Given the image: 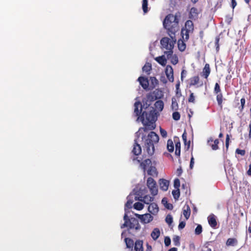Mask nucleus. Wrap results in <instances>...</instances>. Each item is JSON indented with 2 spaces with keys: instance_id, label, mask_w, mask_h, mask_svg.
I'll use <instances>...</instances> for the list:
<instances>
[{
  "instance_id": "2eb2a0df",
  "label": "nucleus",
  "mask_w": 251,
  "mask_h": 251,
  "mask_svg": "<svg viewBox=\"0 0 251 251\" xmlns=\"http://www.w3.org/2000/svg\"><path fill=\"white\" fill-rule=\"evenodd\" d=\"M134 113L137 117H140L142 110V105L140 101H136L134 103Z\"/></svg>"
},
{
  "instance_id": "0e129e2a",
  "label": "nucleus",
  "mask_w": 251,
  "mask_h": 251,
  "mask_svg": "<svg viewBox=\"0 0 251 251\" xmlns=\"http://www.w3.org/2000/svg\"><path fill=\"white\" fill-rule=\"evenodd\" d=\"M236 5H237V2H236V0L231 1V7L233 9H234L235 8V7L236 6Z\"/></svg>"
},
{
  "instance_id": "bf43d9fd",
  "label": "nucleus",
  "mask_w": 251,
  "mask_h": 251,
  "mask_svg": "<svg viewBox=\"0 0 251 251\" xmlns=\"http://www.w3.org/2000/svg\"><path fill=\"white\" fill-rule=\"evenodd\" d=\"M182 139H183L185 144H186V142H187V134H186V132L185 131L183 133V134L182 135Z\"/></svg>"
},
{
  "instance_id": "5fc2aeb1",
  "label": "nucleus",
  "mask_w": 251,
  "mask_h": 251,
  "mask_svg": "<svg viewBox=\"0 0 251 251\" xmlns=\"http://www.w3.org/2000/svg\"><path fill=\"white\" fill-rule=\"evenodd\" d=\"M164 243L166 246H169L171 244V239L169 237L165 238Z\"/></svg>"
},
{
  "instance_id": "f8f14e48",
  "label": "nucleus",
  "mask_w": 251,
  "mask_h": 251,
  "mask_svg": "<svg viewBox=\"0 0 251 251\" xmlns=\"http://www.w3.org/2000/svg\"><path fill=\"white\" fill-rule=\"evenodd\" d=\"M136 201H139L144 202L146 204H149L150 202H152L154 200V196H150L149 195H146L144 197H135Z\"/></svg>"
},
{
  "instance_id": "338daca9",
  "label": "nucleus",
  "mask_w": 251,
  "mask_h": 251,
  "mask_svg": "<svg viewBox=\"0 0 251 251\" xmlns=\"http://www.w3.org/2000/svg\"><path fill=\"white\" fill-rule=\"evenodd\" d=\"M249 136L251 138V123L249 124Z\"/></svg>"
},
{
  "instance_id": "6e6d98bb",
  "label": "nucleus",
  "mask_w": 251,
  "mask_h": 251,
  "mask_svg": "<svg viewBox=\"0 0 251 251\" xmlns=\"http://www.w3.org/2000/svg\"><path fill=\"white\" fill-rule=\"evenodd\" d=\"M186 223L185 222L182 221L180 222L178 226V228L179 230H181L183 229L185 226Z\"/></svg>"
},
{
  "instance_id": "393cba45",
  "label": "nucleus",
  "mask_w": 251,
  "mask_h": 251,
  "mask_svg": "<svg viewBox=\"0 0 251 251\" xmlns=\"http://www.w3.org/2000/svg\"><path fill=\"white\" fill-rule=\"evenodd\" d=\"M150 81L151 82L150 85H149V89L152 90L154 89L158 84V81L156 78L155 77L151 76L150 78Z\"/></svg>"
},
{
  "instance_id": "b1692460",
  "label": "nucleus",
  "mask_w": 251,
  "mask_h": 251,
  "mask_svg": "<svg viewBox=\"0 0 251 251\" xmlns=\"http://www.w3.org/2000/svg\"><path fill=\"white\" fill-rule=\"evenodd\" d=\"M208 143L209 144V145L211 147L212 150H217L218 149V144L219 143V141L218 139H215L213 141L212 138H209L208 140Z\"/></svg>"
},
{
  "instance_id": "dca6fc26",
  "label": "nucleus",
  "mask_w": 251,
  "mask_h": 251,
  "mask_svg": "<svg viewBox=\"0 0 251 251\" xmlns=\"http://www.w3.org/2000/svg\"><path fill=\"white\" fill-rule=\"evenodd\" d=\"M194 24L192 21L187 20L185 23V28L183 27L181 31H193L194 30Z\"/></svg>"
},
{
  "instance_id": "e2e57ef3",
  "label": "nucleus",
  "mask_w": 251,
  "mask_h": 251,
  "mask_svg": "<svg viewBox=\"0 0 251 251\" xmlns=\"http://www.w3.org/2000/svg\"><path fill=\"white\" fill-rule=\"evenodd\" d=\"M194 164V158L193 156H192L191 158L190 163V169L193 168Z\"/></svg>"
},
{
  "instance_id": "774afa93",
  "label": "nucleus",
  "mask_w": 251,
  "mask_h": 251,
  "mask_svg": "<svg viewBox=\"0 0 251 251\" xmlns=\"http://www.w3.org/2000/svg\"><path fill=\"white\" fill-rule=\"evenodd\" d=\"M202 251H211V249H210V248H208L207 247H205V248H204Z\"/></svg>"
},
{
  "instance_id": "c756f323",
  "label": "nucleus",
  "mask_w": 251,
  "mask_h": 251,
  "mask_svg": "<svg viewBox=\"0 0 251 251\" xmlns=\"http://www.w3.org/2000/svg\"><path fill=\"white\" fill-rule=\"evenodd\" d=\"M124 240L126 243V248L132 250L133 247L134 245L133 240L129 238H125Z\"/></svg>"
},
{
  "instance_id": "f257e3e1",
  "label": "nucleus",
  "mask_w": 251,
  "mask_h": 251,
  "mask_svg": "<svg viewBox=\"0 0 251 251\" xmlns=\"http://www.w3.org/2000/svg\"><path fill=\"white\" fill-rule=\"evenodd\" d=\"M140 119L145 126L144 130H151L155 128V122L157 120V112L152 108L149 113L144 111L137 120Z\"/></svg>"
},
{
  "instance_id": "20e7f679",
  "label": "nucleus",
  "mask_w": 251,
  "mask_h": 251,
  "mask_svg": "<svg viewBox=\"0 0 251 251\" xmlns=\"http://www.w3.org/2000/svg\"><path fill=\"white\" fill-rule=\"evenodd\" d=\"M158 135L154 131H151L145 141L144 148L148 153L151 155L154 152V144L158 142Z\"/></svg>"
},
{
  "instance_id": "6ab92c4d",
  "label": "nucleus",
  "mask_w": 251,
  "mask_h": 251,
  "mask_svg": "<svg viewBox=\"0 0 251 251\" xmlns=\"http://www.w3.org/2000/svg\"><path fill=\"white\" fill-rule=\"evenodd\" d=\"M159 210L158 207L156 203L151 202L148 206V211L150 213L154 215L156 214Z\"/></svg>"
},
{
  "instance_id": "ea45409f",
  "label": "nucleus",
  "mask_w": 251,
  "mask_h": 251,
  "mask_svg": "<svg viewBox=\"0 0 251 251\" xmlns=\"http://www.w3.org/2000/svg\"><path fill=\"white\" fill-rule=\"evenodd\" d=\"M168 59H171V63L174 65H176L178 62V57L176 54L173 55L172 54V55Z\"/></svg>"
},
{
  "instance_id": "603ef678",
  "label": "nucleus",
  "mask_w": 251,
  "mask_h": 251,
  "mask_svg": "<svg viewBox=\"0 0 251 251\" xmlns=\"http://www.w3.org/2000/svg\"><path fill=\"white\" fill-rule=\"evenodd\" d=\"M235 153L238 154H240L242 156H244L246 154V151L245 150L237 149L235 151Z\"/></svg>"
},
{
  "instance_id": "1a4fd4ad",
  "label": "nucleus",
  "mask_w": 251,
  "mask_h": 251,
  "mask_svg": "<svg viewBox=\"0 0 251 251\" xmlns=\"http://www.w3.org/2000/svg\"><path fill=\"white\" fill-rule=\"evenodd\" d=\"M165 74L169 81L173 82L174 80V71L171 66L168 65L166 66L165 69Z\"/></svg>"
},
{
  "instance_id": "aec40b11",
  "label": "nucleus",
  "mask_w": 251,
  "mask_h": 251,
  "mask_svg": "<svg viewBox=\"0 0 251 251\" xmlns=\"http://www.w3.org/2000/svg\"><path fill=\"white\" fill-rule=\"evenodd\" d=\"M174 141L175 142L176 150L175 154L176 156L179 157L180 155V147L181 144L179 140V138L177 137H174Z\"/></svg>"
},
{
  "instance_id": "2f4dec72",
  "label": "nucleus",
  "mask_w": 251,
  "mask_h": 251,
  "mask_svg": "<svg viewBox=\"0 0 251 251\" xmlns=\"http://www.w3.org/2000/svg\"><path fill=\"white\" fill-rule=\"evenodd\" d=\"M154 106L156 109L159 111H161L164 108V102L161 100H157L154 103Z\"/></svg>"
},
{
  "instance_id": "4468645a",
  "label": "nucleus",
  "mask_w": 251,
  "mask_h": 251,
  "mask_svg": "<svg viewBox=\"0 0 251 251\" xmlns=\"http://www.w3.org/2000/svg\"><path fill=\"white\" fill-rule=\"evenodd\" d=\"M144 223H149L153 220V217L150 214H145L144 215H136Z\"/></svg>"
},
{
  "instance_id": "58836bf2",
  "label": "nucleus",
  "mask_w": 251,
  "mask_h": 251,
  "mask_svg": "<svg viewBox=\"0 0 251 251\" xmlns=\"http://www.w3.org/2000/svg\"><path fill=\"white\" fill-rule=\"evenodd\" d=\"M172 108L173 110H176L178 109V105L176 99L175 98L172 99Z\"/></svg>"
},
{
  "instance_id": "9b49d317",
  "label": "nucleus",
  "mask_w": 251,
  "mask_h": 251,
  "mask_svg": "<svg viewBox=\"0 0 251 251\" xmlns=\"http://www.w3.org/2000/svg\"><path fill=\"white\" fill-rule=\"evenodd\" d=\"M138 163H140V167L145 173L147 168H149L151 165V161L150 159H146L143 161H140V160L137 159Z\"/></svg>"
},
{
  "instance_id": "13d9d810",
  "label": "nucleus",
  "mask_w": 251,
  "mask_h": 251,
  "mask_svg": "<svg viewBox=\"0 0 251 251\" xmlns=\"http://www.w3.org/2000/svg\"><path fill=\"white\" fill-rule=\"evenodd\" d=\"M240 101H241V110L243 109H244V106H245V102H246V100H245V99L244 98H242L241 100H240Z\"/></svg>"
},
{
  "instance_id": "8fccbe9b",
  "label": "nucleus",
  "mask_w": 251,
  "mask_h": 251,
  "mask_svg": "<svg viewBox=\"0 0 251 251\" xmlns=\"http://www.w3.org/2000/svg\"><path fill=\"white\" fill-rule=\"evenodd\" d=\"M174 186L176 189H179L180 187V181L178 178H176L174 180Z\"/></svg>"
},
{
  "instance_id": "f3484780",
  "label": "nucleus",
  "mask_w": 251,
  "mask_h": 251,
  "mask_svg": "<svg viewBox=\"0 0 251 251\" xmlns=\"http://www.w3.org/2000/svg\"><path fill=\"white\" fill-rule=\"evenodd\" d=\"M160 188L164 191H166L169 185V181L165 179L161 178L159 180Z\"/></svg>"
},
{
  "instance_id": "bb28decb",
  "label": "nucleus",
  "mask_w": 251,
  "mask_h": 251,
  "mask_svg": "<svg viewBox=\"0 0 251 251\" xmlns=\"http://www.w3.org/2000/svg\"><path fill=\"white\" fill-rule=\"evenodd\" d=\"M200 77L198 75L192 77L189 79V85L190 87L196 85L199 83Z\"/></svg>"
},
{
  "instance_id": "4be33fe9",
  "label": "nucleus",
  "mask_w": 251,
  "mask_h": 251,
  "mask_svg": "<svg viewBox=\"0 0 251 251\" xmlns=\"http://www.w3.org/2000/svg\"><path fill=\"white\" fill-rule=\"evenodd\" d=\"M210 72L211 71L209 65L208 64H206L203 68L201 75L206 79L209 75Z\"/></svg>"
},
{
  "instance_id": "79ce46f5",
  "label": "nucleus",
  "mask_w": 251,
  "mask_h": 251,
  "mask_svg": "<svg viewBox=\"0 0 251 251\" xmlns=\"http://www.w3.org/2000/svg\"><path fill=\"white\" fill-rule=\"evenodd\" d=\"M148 0H143L142 1V9L145 13L148 11Z\"/></svg>"
},
{
  "instance_id": "72a5a7b5",
  "label": "nucleus",
  "mask_w": 251,
  "mask_h": 251,
  "mask_svg": "<svg viewBox=\"0 0 251 251\" xmlns=\"http://www.w3.org/2000/svg\"><path fill=\"white\" fill-rule=\"evenodd\" d=\"M160 231L159 229L156 228L153 229L151 233V236L154 240H156L160 236Z\"/></svg>"
},
{
  "instance_id": "37998d69",
  "label": "nucleus",
  "mask_w": 251,
  "mask_h": 251,
  "mask_svg": "<svg viewBox=\"0 0 251 251\" xmlns=\"http://www.w3.org/2000/svg\"><path fill=\"white\" fill-rule=\"evenodd\" d=\"M202 231V227L201 225H198L196 228L195 229V234L196 235H200Z\"/></svg>"
},
{
  "instance_id": "f704fd0d",
  "label": "nucleus",
  "mask_w": 251,
  "mask_h": 251,
  "mask_svg": "<svg viewBox=\"0 0 251 251\" xmlns=\"http://www.w3.org/2000/svg\"><path fill=\"white\" fill-rule=\"evenodd\" d=\"M167 150L169 152H173L174 150V146L173 141L171 139H169L167 141Z\"/></svg>"
},
{
  "instance_id": "0eeeda50",
  "label": "nucleus",
  "mask_w": 251,
  "mask_h": 251,
  "mask_svg": "<svg viewBox=\"0 0 251 251\" xmlns=\"http://www.w3.org/2000/svg\"><path fill=\"white\" fill-rule=\"evenodd\" d=\"M214 93L217 95L216 100L218 102V104L222 109L223 108V95L221 92L220 86L218 83H216L215 84Z\"/></svg>"
},
{
  "instance_id": "cd10ccee",
  "label": "nucleus",
  "mask_w": 251,
  "mask_h": 251,
  "mask_svg": "<svg viewBox=\"0 0 251 251\" xmlns=\"http://www.w3.org/2000/svg\"><path fill=\"white\" fill-rule=\"evenodd\" d=\"M147 173L149 175L152 176H157L158 175V172L156 168L151 165L149 168L147 170Z\"/></svg>"
},
{
  "instance_id": "a18cd8bd",
  "label": "nucleus",
  "mask_w": 251,
  "mask_h": 251,
  "mask_svg": "<svg viewBox=\"0 0 251 251\" xmlns=\"http://www.w3.org/2000/svg\"><path fill=\"white\" fill-rule=\"evenodd\" d=\"M165 221L169 225H171L173 221V219L172 215L170 214L167 215L165 218Z\"/></svg>"
},
{
  "instance_id": "4d7b16f0",
  "label": "nucleus",
  "mask_w": 251,
  "mask_h": 251,
  "mask_svg": "<svg viewBox=\"0 0 251 251\" xmlns=\"http://www.w3.org/2000/svg\"><path fill=\"white\" fill-rule=\"evenodd\" d=\"M176 173L177 176H181L182 173V169L181 167L180 166L178 168H177L176 171Z\"/></svg>"
},
{
  "instance_id": "c85d7f7f",
  "label": "nucleus",
  "mask_w": 251,
  "mask_h": 251,
  "mask_svg": "<svg viewBox=\"0 0 251 251\" xmlns=\"http://www.w3.org/2000/svg\"><path fill=\"white\" fill-rule=\"evenodd\" d=\"M177 46L178 49L180 51H183L186 49V44L185 43V41H184L182 39H179L177 41Z\"/></svg>"
},
{
  "instance_id": "ddd939ff",
  "label": "nucleus",
  "mask_w": 251,
  "mask_h": 251,
  "mask_svg": "<svg viewBox=\"0 0 251 251\" xmlns=\"http://www.w3.org/2000/svg\"><path fill=\"white\" fill-rule=\"evenodd\" d=\"M132 153L137 156L141 153L142 149L140 145L138 143L137 139L134 140V142L133 145V148L132 150Z\"/></svg>"
},
{
  "instance_id": "412c9836",
  "label": "nucleus",
  "mask_w": 251,
  "mask_h": 251,
  "mask_svg": "<svg viewBox=\"0 0 251 251\" xmlns=\"http://www.w3.org/2000/svg\"><path fill=\"white\" fill-rule=\"evenodd\" d=\"M199 12L196 7H192L189 13V18L191 19L196 20L198 18Z\"/></svg>"
},
{
  "instance_id": "69168bd1",
  "label": "nucleus",
  "mask_w": 251,
  "mask_h": 251,
  "mask_svg": "<svg viewBox=\"0 0 251 251\" xmlns=\"http://www.w3.org/2000/svg\"><path fill=\"white\" fill-rule=\"evenodd\" d=\"M247 174L249 176H251V164L249 165V169L247 171Z\"/></svg>"
},
{
  "instance_id": "680f3d73",
  "label": "nucleus",
  "mask_w": 251,
  "mask_h": 251,
  "mask_svg": "<svg viewBox=\"0 0 251 251\" xmlns=\"http://www.w3.org/2000/svg\"><path fill=\"white\" fill-rule=\"evenodd\" d=\"M165 206L166 208L170 210H172L173 208V206L171 203L167 202V203L165 204Z\"/></svg>"
},
{
  "instance_id": "7ed1b4c3",
  "label": "nucleus",
  "mask_w": 251,
  "mask_h": 251,
  "mask_svg": "<svg viewBox=\"0 0 251 251\" xmlns=\"http://www.w3.org/2000/svg\"><path fill=\"white\" fill-rule=\"evenodd\" d=\"M179 21L176 15L169 14L164 18L163 25L167 31H176L178 28Z\"/></svg>"
},
{
  "instance_id": "09e8293b",
  "label": "nucleus",
  "mask_w": 251,
  "mask_h": 251,
  "mask_svg": "<svg viewBox=\"0 0 251 251\" xmlns=\"http://www.w3.org/2000/svg\"><path fill=\"white\" fill-rule=\"evenodd\" d=\"M181 35L182 37V40H183L184 41H186L188 40L189 35V32H185V34H184L183 32H180Z\"/></svg>"
},
{
  "instance_id": "5701e85b",
  "label": "nucleus",
  "mask_w": 251,
  "mask_h": 251,
  "mask_svg": "<svg viewBox=\"0 0 251 251\" xmlns=\"http://www.w3.org/2000/svg\"><path fill=\"white\" fill-rule=\"evenodd\" d=\"M134 249L135 251H143V242L142 240H137L134 243Z\"/></svg>"
},
{
  "instance_id": "a211bd4d",
  "label": "nucleus",
  "mask_w": 251,
  "mask_h": 251,
  "mask_svg": "<svg viewBox=\"0 0 251 251\" xmlns=\"http://www.w3.org/2000/svg\"><path fill=\"white\" fill-rule=\"evenodd\" d=\"M208 224L212 228H216L217 225L216 216L213 214H210L207 218Z\"/></svg>"
},
{
  "instance_id": "a19ab883",
  "label": "nucleus",
  "mask_w": 251,
  "mask_h": 251,
  "mask_svg": "<svg viewBox=\"0 0 251 251\" xmlns=\"http://www.w3.org/2000/svg\"><path fill=\"white\" fill-rule=\"evenodd\" d=\"M133 207L136 210H141L144 208V204L140 202H137L134 204Z\"/></svg>"
},
{
  "instance_id": "7c9ffc66",
  "label": "nucleus",
  "mask_w": 251,
  "mask_h": 251,
  "mask_svg": "<svg viewBox=\"0 0 251 251\" xmlns=\"http://www.w3.org/2000/svg\"><path fill=\"white\" fill-rule=\"evenodd\" d=\"M151 69V64L149 62H147L142 68L143 71L146 73L147 75L150 74V72Z\"/></svg>"
},
{
  "instance_id": "e433bc0d",
  "label": "nucleus",
  "mask_w": 251,
  "mask_h": 251,
  "mask_svg": "<svg viewBox=\"0 0 251 251\" xmlns=\"http://www.w3.org/2000/svg\"><path fill=\"white\" fill-rule=\"evenodd\" d=\"M132 197V196L130 195L127 197V201L125 204L126 207H127L128 208H131V205L133 203V201L131 199Z\"/></svg>"
},
{
  "instance_id": "473e14b6",
  "label": "nucleus",
  "mask_w": 251,
  "mask_h": 251,
  "mask_svg": "<svg viewBox=\"0 0 251 251\" xmlns=\"http://www.w3.org/2000/svg\"><path fill=\"white\" fill-rule=\"evenodd\" d=\"M155 60L160 65L165 66L167 63V60L165 56L162 55L161 56L157 57L155 58Z\"/></svg>"
},
{
  "instance_id": "423d86ee",
  "label": "nucleus",
  "mask_w": 251,
  "mask_h": 251,
  "mask_svg": "<svg viewBox=\"0 0 251 251\" xmlns=\"http://www.w3.org/2000/svg\"><path fill=\"white\" fill-rule=\"evenodd\" d=\"M147 185L151 194L153 196L156 195L158 193V188L156 181L151 177L148 178L147 181Z\"/></svg>"
},
{
  "instance_id": "4c0bfd02",
  "label": "nucleus",
  "mask_w": 251,
  "mask_h": 251,
  "mask_svg": "<svg viewBox=\"0 0 251 251\" xmlns=\"http://www.w3.org/2000/svg\"><path fill=\"white\" fill-rule=\"evenodd\" d=\"M172 195L175 200H177L180 196V191L179 189H176L172 191Z\"/></svg>"
},
{
  "instance_id": "a878e982",
  "label": "nucleus",
  "mask_w": 251,
  "mask_h": 251,
  "mask_svg": "<svg viewBox=\"0 0 251 251\" xmlns=\"http://www.w3.org/2000/svg\"><path fill=\"white\" fill-rule=\"evenodd\" d=\"M191 209L188 205H185L183 208V214L186 220H188L190 216Z\"/></svg>"
},
{
  "instance_id": "49530a36",
  "label": "nucleus",
  "mask_w": 251,
  "mask_h": 251,
  "mask_svg": "<svg viewBox=\"0 0 251 251\" xmlns=\"http://www.w3.org/2000/svg\"><path fill=\"white\" fill-rule=\"evenodd\" d=\"M173 118L175 121H178L180 119V115L178 112H174L172 115Z\"/></svg>"
},
{
  "instance_id": "3c124183",
  "label": "nucleus",
  "mask_w": 251,
  "mask_h": 251,
  "mask_svg": "<svg viewBox=\"0 0 251 251\" xmlns=\"http://www.w3.org/2000/svg\"><path fill=\"white\" fill-rule=\"evenodd\" d=\"M188 101L189 102L194 103L195 101V96L193 93L191 92Z\"/></svg>"
},
{
  "instance_id": "c9c22d12",
  "label": "nucleus",
  "mask_w": 251,
  "mask_h": 251,
  "mask_svg": "<svg viewBox=\"0 0 251 251\" xmlns=\"http://www.w3.org/2000/svg\"><path fill=\"white\" fill-rule=\"evenodd\" d=\"M237 242V241L235 238H228L226 242L227 246H234Z\"/></svg>"
},
{
  "instance_id": "39448f33",
  "label": "nucleus",
  "mask_w": 251,
  "mask_h": 251,
  "mask_svg": "<svg viewBox=\"0 0 251 251\" xmlns=\"http://www.w3.org/2000/svg\"><path fill=\"white\" fill-rule=\"evenodd\" d=\"M124 220L125 223L121 226V227L122 228L128 227L129 229H135L136 230L140 229L141 227L137 219L133 217L129 218L127 214L125 213L124 216Z\"/></svg>"
},
{
  "instance_id": "9d476101",
  "label": "nucleus",
  "mask_w": 251,
  "mask_h": 251,
  "mask_svg": "<svg viewBox=\"0 0 251 251\" xmlns=\"http://www.w3.org/2000/svg\"><path fill=\"white\" fill-rule=\"evenodd\" d=\"M140 84L142 88L146 90H149V81L147 77L144 76H140L138 78Z\"/></svg>"
},
{
  "instance_id": "864d4df0",
  "label": "nucleus",
  "mask_w": 251,
  "mask_h": 251,
  "mask_svg": "<svg viewBox=\"0 0 251 251\" xmlns=\"http://www.w3.org/2000/svg\"><path fill=\"white\" fill-rule=\"evenodd\" d=\"M160 132L161 136L163 138H165L167 136V131L161 127H160Z\"/></svg>"
},
{
  "instance_id": "c03bdc74",
  "label": "nucleus",
  "mask_w": 251,
  "mask_h": 251,
  "mask_svg": "<svg viewBox=\"0 0 251 251\" xmlns=\"http://www.w3.org/2000/svg\"><path fill=\"white\" fill-rule=\"evenodd\" d=\"M180 237L178 236H175L173 238V241L176 246H180Z\"/></svg>"
},
{
  "instance_id": "de8ad7c7",
  "label": "nucleus",
  "mask_w": 251,
  "mask_h": 251,
  "mask_svg": "<svg viewBox=\"0 0 251 251\" xmlns=\"http://www.w3.org/2000/svg\"><path fill=\"white\" fill-rule=\"evenodd\" d=\"M221 35V33L219 34V36H217L215 38V46L216 48L217 51H218L219 50V41H220V36Z\"/></svg>"
},
{
  "instance_id": "6e6552de",
  "label": "nucleus",
  "mask_w": 251,
  "mask_h": 251,
  "mask_svg": "<svg viewBox=\"0 0 251 251\" xmlns=\"http://www.w3.org/2000/svg\"><path fill=\"white\" fill-rule=\"evenodd\" d=\"M161 93V91H160L158 89H156L152 92H150L148 93L146 96L147 101L149 102H152L156 100L157 99H160L161 96H156V93Z\"/></svg>"
},
{
  "instance_id": "f03ea898",
  "label": "nucleus",
  "mask_w": 251,
  "mask_h": 251,
  "mask_svg": "<svg viewBox=\"0 0 251 251\" xmlns=\"http://www.w3.org/2000/svg\"><path fill=\"white\" fill-rule=\"evenodd\" d=\"M170 34V38L163 37L160 40V45L162 49H165L166 50L164 51V53L169 58L173 54V49L176 42L175 38V34L176 32H171Z\"/></svg>"
},
{
  "instance_id": "052dcab7",
  "label": "nucleus",
  "mask_w": 251,
  "mask_h": 251,
  "mask_svg": "<svg viewBox=\"0 0 251 251\" xmlns=\"http://www.w3.org/2000/svg\"><path fill=\"white\" fill-rule=\"evenodd\" d=\"M229 136L228 134H227L226 136V149H228L229 146Z\"/></svg>"
}]
</instances>
